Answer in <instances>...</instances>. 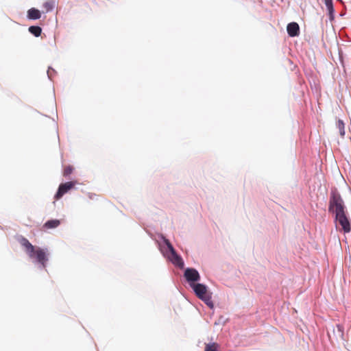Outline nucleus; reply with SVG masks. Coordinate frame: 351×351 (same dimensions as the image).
<instances>
[{
	"label": "nucleus",
	"mask_w": 351,
	"mask_h": 351,
	"mask_svg": "<svg viewBox=\"0 0 351 351\" xmlns=\"http://www.w3.org/2000/svg\"><path fill=\"white\" fill-rule=\"evenodd\" d=\"M219 346L217 343H206L204 351H219Z\"/></svg>",
	"instance_id": "nucleus-13"
},
{
	"label": "nucleus",
	"mask_w": 351,
	"mask_h": 351,
	"mask_svg": "<svg viewBox=\"0 0 351 351\" xmlns=\"http://www.w3.org/2000/svg\"><path fill=\"white\" fill-rule=\"evenodd\" d=\"M184 277L189 282H196L200 278L198 271L193 268H188L185 270Z\"/></svg>",
	"instance_id": "nucleus-7"
},
{
	"label": "nucleus",
	"mask_w": 351,
	"mask_h": 351,
	"mask_svg": "<svg viewBox=\"0 0 351 351\" xmlns=\"http://www.w3.org/2000/svg\"><path fill=\"white\" fill-rule=\"evenodd\" d=\"M351 195V190L347 184L343 183L338 187H334L331 189L330 197H342Z\"/></svg>",
	"instance_id": "nucleus-5"
},
{
	"label": "nucleus",
	"mask_w": 351,
	"mask_h": 351,
	"mask_svg": "<svg viewBox=\"0 0 351 351\" xmlns=\"http://www.w3.org/2000/svg\"><path fill=\"white\" fill-rule=\"evenodd\" d=\"M337 128L339 130V134L343 137L345 135V126L341 120H339L337 123Z\"/></svg>",
	"instance_id": "nucleus-15"
},
{
	"label": "nucleus",
	"mask_w": 351,
	"mask_h": 351,
	"mask_svg": "<svg viewBox=\"0 0 351 351\" xmlns=\"http://www.w3.org/2000/svg\"><path fill=\"white\" fill-rule=\"evenodd\" d=\"M74 168L71 165L65 166L63 169L62 175L64 177H69L73 171Z\"/></svg>",
	"instance_id": "nucleus-16"
},
{
	"label": "nucleus",
	"mask_w": 351,
	"mask_h": 351,
	"mask_svg": "<svg viewBox=\"0 0 351 351\" xmlns=\"http://www.w3.org/2000/svg\"><path fill=\"white\" fill-rule=\"evenodd\" d=\"M287 33L289 36H291V37L297 36L300 34L299 25L295 22L290 23L287 25Z\"/></svg>",
	"instance_id": "nucleus-8"
},
{
	"label": "nucleus",
	"mask_w": 351,
	"mask_h": 351,
	"mask_svg": "<svg viewBox=\"0 0 351 351\" xmlns=\"http://www.w3.org/2000/svg\"><path fill=\"white\" fill-rule=\"evenodd\" d=\"M56 5V2L53 0H48L44 3L43 7L45 9L46 12L51 11Z\"/></svg>",
	"instance_id": "nucleus-11"
},
{
	"label": "nucleus",
	"mask_w": 351,
	"mask_h": 351,
	"mask_svg": "<svg viewBox=\"0 0 351 351\" xmlns=\"http://www.w3.org/2000/svg\"><path fill=\"white\" fill-rule=\"evenodd\" d=\"M195 295L203 300L210 308L213 307V302L211 299V294L208 291L207 287L203 284H191Z\"/></svg>",
	"instance_id": "nucleus-3"
},
{
	"label": "nucleus",
	"mask_w": 351,
	"mask_h": 351,
	"mask_svg": "<svg viewBox=\"0 0 351 351\" xmlns=\"http://www.w3.org/2000/svg\"><path fill=\"white\" fill-rule=\"evenodd\" d=\"M329 211L335 215L336 222L341 226L344 233L351 231V224L346 213V206L342 199H331L329 203Z\"/></svg>",
	"instance_id": "nucleus-1"
},
{
	"label": "nucleus",
	"mask_w": 351,
	"mask_h": 351,
	"mask_svg": "<svg viewBox=\"0 0 351 351\" xmlns=\"http://www.w3.org/2000/svg\"><path fill=\"white\" fill-rule=\"evenodd\" d=\"M29 32L34 36L38 37L41 34L42 29L39 26H30Z\"/></svg>",
	"instance_id": "nucleus-12"
},
{
	"label": "nucleus",
	"mask_w": 351,
	"mask_h": 351,
	"mask_svg": "<svg viewBox=\"0 0 351 351\" xmlns=\"http://www.w3.org/2000/svg\"><path fill=\"white\" fill-rule=\"evenodd\" d=\"M325 5L328 10L329 14L331 18L332 17V14L334 12V8L332 5V0H324Z\"/></svg>",
	"instance_id": "nucleus-14"
},
{
	"label": "nucleus",
	"mask_w": 351,
	"mask_h": 351,
	"mask_svg": "<svg viewBox=\"0 0 351 351\" xmlns=\"http://www.w3.org/2000/svg\"><path fill=\"white\" fill-rule=\"evenodd\" d=\"M20 243L25 248L26 252L30 258H35L43 267H46V263L48 261L47 252L44 249L35 247L25 237H22Z\"/></svg>",
	"instance_id": "nucleus-2"
},
{
	"label": "nucleus",
	"mask_w": 351,
	"mask_h": 351,
	"mask_svg": "<svg viewBox=\"0 0 351 351\" xmlns=\"http://www.w3.org/2000/svg\"><path fill=\"white\" fill-rule=\"evenodd\" d=\"M60 224V221L58 219H51L45 222L43 228L45 229H52L57 228Z\"/></svg>",
	"instance_id": "nucleus-10"
},
{
	"label": "nucleus",
	"mask_w": 351,
	"mask_h": 351,
	"mask_svg": "<svg viewBox=\"0 0 351 351\" xmlns=\"http://www.w3.org/2000/svg\"><path fill=\"white\" fill-rule=\"evenodd\" d=\"M27 17L32 20L39 19L41 17V14L38 10L33 8L27 11Z\"/></svg>",
	"instance_id": "nucleus-9"
},
{
	"label": "nucleus",
	"mask_w": 351,
	"mask_h": 351,
	"mask_svg": "<svg viewBox=\"0 0 351 351\" xmlns=\"http://www.w3.org/2000/svg\"><path fill=\"white\" fill-rule=\"evenodd\" d=\"M77 184L76 180L61 184L54 197H61L71 190L74 189Z\"/></svg>",
	"instance_id": "nucleus-6"
},
{
	"label": "nucleus",
	"mask_w": 351,
	"mask_h": 351,
	"mask_svg": "<svg viewBox=\"0 0 351 351\" xmlns=\"http://www.w3.org/2000/svg\"><path fill=\"white\" fill-rule=\"evenodd\" d=\"M165 243L167 246V248L169 250L170 254L169 256V258L174 264L176 266L182 268L184 267V262L182 258L176 253L175 249L173 248L171 243L169 240L165 239Z\"/></svg>",
	"instance_id": "nucleus-4"
}]
</instances>
